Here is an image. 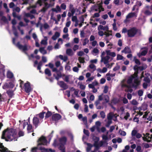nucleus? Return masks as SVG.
<instances>
[{
    "mask_svg": "<svg viewBox=\"0 0 152 152\" xmlns=\"http://www.w3.org/2000/svg\"><path fill=\"white\" fill-rule=\"evenodd\" d=\"M45 73L48 76L51 75L50 71L48 69H46L45 70Z\"/></svg>",
    "mask_w": 152,
    "mask_h": 152,
    "instance_id": "obj_43",
    "label": "nucleus"
},
{
    "mask_svg": "<svg viewBox=\"0 0 152 152\" xmlns=\"http://www.w3.org/2000/svg\"><path fill=\"white\" fill-rule=\"evenodd\" d=\"M143 80L145 82H146L149 83L151 81V80L148 77H145Z\"/></svg>",
    "mask_w": 152,
    "mask_h": 152,
    "instance_id": "obj_51",
    "label": "nucleus"
},
{
    "mask_svg": "<svg viewBox=\"0 0 152 152\" xmlns=\"http://www.w3.org/2000/svg\"><path fill=\"white\" fill-rule=\"evenodd\" d=\"M62 38L64 39H65L66 41H68L70 39V38L69 37V34L68 33L63 34L62 36Z\"/></svg>",
    "mask_w": 152,
    "mask_h": 152,
    "instance_id": "obj_36",
    "label": "nucleus"
},
{
    "mask_svg": "<svg viewBox=\"0 0 152 152\" xmlns=\"http://www.w3.org/2000/svg\"><path fill=\"white\" fill-rule=\"evenodd\" d=\"M60 36V33L58 32H55V34L52 37V39L54 40H55Z\"/></svg>",
    "mask_w": 152,
    "mask_h": 152,
    "instance_id": "obj_30",
    "label": "nucleus"
},
{
    "mask_svg": "<svg viewBox=\"0 0 152 152\" xmlns=\"http://www.w3.org/2000/svg\"><path fill=\"white\" fill-rule=\"evenodd\" d=\"M94 7V10H95L96 11L99 10V12H101V11H103L104 10V8L102 7V6L101 4L95 6Z\"/></svg>",
    "mask_w": 152,
    "mask_h": 152,
    "instance_id": "obj_22",
    "label": "nucleus"
},
{
    "mask_svg": "<svg viewBox=\"0 0 152 152\" xmlns=\"http://www.w3.org/2000/svg\"><path fill=\"white\" fill-rule=\"evenodd\" d=\"M142 51L137 53V56L140 57L142 56H145L147 54L148 49L147 48H142Z\"/></svg>",
    "mask_w": 152,
    "mask_h": 152,
    "instance_id": "obj_14",
    "label": "nucleus"
},
{
    "mask_svg": "<svg viewBox=\"0 0 152 152\" xmlns=\"http://www.w3.org/2000/svg\"><path fill=\"white\" fill-rule=\"evenodd\" d=\"M107 32H104V35H105V37L104 38H106L107 37H110L111 36L113 35L112 34V31L111 30H109L107 31Z\"/></svg>",
    "mask_w": 152,
    "mask_h": 152,
    "instance_id": "obj_29",
    "label": "nucleus"
},
{
    "mask_svg": "<svg viewBox=\"0 0 152 152\" xmlns=\"http://www.w3.org/2000/svg\"><path fill=\"white\" fill-rule=\"evenodd\" d=\"M27 130L29 132H32V126L31 125L28 124L27 126Z\"/></svg>",
    "mask_w": 152,
    "mask_h": 152,
    "instance_id": "obj_46",
    "label": "nucleus"
},
{
    "mask_svg": "<svg viewBox=\"0 0 152 152\" xmlns=\"http://www.w3.org/2000/svg\"><path fill=\"white\" fill-rule=\"evenodd\" d=\"M45 113V112H42L38 114H37L36 115L37 116L38 118H39V119L41 120H42V119L44 117V115Z\"/></svg>",
    "mask_w": 152,
    "mask_h": 152,
    "instance_id": "obj_28",
    "label": "nucleus"
},
{
    "mask_svg": "<svg viewBox=\"0 0 152 152\" xmlns=\"http://www.w3.org/2000/svg\"><path fill=\"white\" fill-rule=\"evenodd\" d=\"M143 113L142 112L139 111L137 113V114L135 116L134 118L133 119V121L134 122L138 123L139 121V120L138 118V116L139 115L140 116L142 115Z\"/></svg>",
    "mask_w": 152,
    "mask_h": 152,
    "instance_id": "obj_20",
    "label": "nucleus"
},
{
    "mask_svg": "<svg viewBox=\"0 0 152 152\" xmlns=\"http://www.w3.org/2000/svg\"><path fill=\"white\" fill-rule=\"evenodd\" d=\"M126 80L124 79L121 82V86L122 88L124 89V88H125L124 90L128 92L131 93L132 91V89L129 88L128 86L126 84Z\"/></svg>",
    "mask_w": 152,
    "mask_h": 152,
    "instance_id": "obj_6",
    "label": "nucleus"
},
{
    "mask_svg": "<svg viewBox=\"0 0 152 152\" xmlns=\"http://www.w3.org/2000/svg\"><path fill=\"white\" fill-rule=\"evenodd\" d=\"M143 92L142 90H139L138 92V94L140 96H141L143 95Z\"/></svg>",
    "mask_w": 152,
    "mask_h": 152,
    "instance_id": "obj_64",
    "label": "nucleus"
},
{
    "mask_svg": "<svg viewBox=\"0 0 152 152\" xmlns=\"http://www.w3.org/2000/svg\"><path fill=\"white\" fill-rule=\"evenodd\" d=\"M39 50L40 52L43 54H46L47 53V51L44 48H40Z\"/></svg>",
    "mask_w": 152,
    "mask_h": 152,
    "instance_id": "obj_39",
    "label": "nucleus"
},
{
    "mask_svg": "<svg viewBox=\"0 0 152 152\" xmlns=\"http://www.w3.org/2000/svg\"><path fill=\"white\" fill-rule=\"evenodd\" d=\"M78 60L80 63H83L84 62V59L81 57H79Z\"/></svg>",
    "mask_w": 152,
    "mask_h": 152,
    "instance_id": "obj_61",
    "label": "nucleus"
},
{
    "mask_svg": "<svg viewBox=\"0 0 152 152\" xmlns=\"http://www.w3.org/2000/svg\"><path fill=\"white\" fill-rule=\"evenodd\" d=\"M131 103L134 105H137L138 104V103L137 102L135 99H133L131 102H130Z\"/></svg>",
    "mask_w": 152,
    "mask_h": 152,
    "instance_id": "obj_40",
    "label": "nucleus"
},
{
    "mask_svg": "<svg viewBox=\"0 0 152 152\" xmlns=\"http://www.w3.org/2000/svg\"><path fill=\"white\" fill-rule=\"evenodd\" d=\"M48 66L52 69V70L53 72H56L57 76L56 77V78L58 80L59 78L62 76L60 72H59L56 68L54 67V65L53 64L51 63H49L48 64Z\"/></svg>",
    "mask_w": 152,
    "mask_h": 152,
    "instance_id": "obj_5",
    "label": "nucleus"
},
{
    "mask_svg": "<svg viewBox=\"0 0 152 152\" xmlns=\"http://www.w3.org/2000/svg\"><path fill=\"white\" fill-rule=\"evenodd\" d=\"M16 130L13 129H7L4 131L2 134V138L5 139L8 141L17 140L18 136Z\"/></svg>",
    "mask_w": 152,
    "mask_h": 152,
    "instance_id": "obj_1",
    "label": "nucleus"
},
{
    "mask_svg": "<svg viewBox=\"0 0 152 152\" xmlns=\"http://www.w3.org/2000/svg\"><path fill=\"white\" fill-rule=\"evenodd\" d=\"M127 83L130 86L135 88H137L140 84V81L137 77V74L129 77L127 81Z\"/></svg>",
    "mask_w": 152,
    "mask_h": 152,
    "instance_id": "obj_3",
    "label": "nucleus"
},
{
    "mask_svg": "<svg viewBox=\"0 0 152 152\" xmlns=\"http://www.w3.org/2000/svg\"><path fill=\"white\" fill-rule=\"evenodd\" d=\"M134 61L135 63L139 65L140 64V61L137 59L136 57H134Z\"/></svg>",
    "mask_w": 152,
    "mask_h": 152,
    "instance_id": "obj_42",
    "label": "nucleus"
},
{
    "mask_svg": "<svg viewBox=\"0 0 152 152\" xmlns=\"http://www.w3.org/2000/svg\"><path fill=\"white\" fill-rule=\"evenodd\" d=\"M79 46L77 45H75L73 47V49L74 51H75L79 49Z\"/></svg>",
    "mask_w": 152,
    "mask_h": 152,
    "instance_id": "obj_59",
    "label": "nucleus"
},
{
    "mask_svg": "<svg viewBox=\"0 0 152 152\" xmlns=\"http://www.w3.org/2000/svg\"><path fill=\"white\" fill-rule=\"evenodd\" d=\"M131 51L130 48L128 47H126L124 50L122 51V53H131Z\"/></svg>",
    "mask_w": 152,
    "mask_h": 152,
    "instance_id": "obj_35",
    "label": "nucleus"
},
{
    "mask_svg": "<svg viewBox=\"0 0 152 152\" xmlns=\"http://www.w3.org/2000/svg\"><path fill=\"white\" fill-rule=\"evenodd\" d=\"M61 116L60 115L56 113L52 115V118L53 120L57 121L61 119Z\"/></svg>",
    "mask_w": 152,
    "mask_h": 152,
    "instance_id": "obj_23",
    "label": "nucleus"
},
{
    "mask_svg": "<svg viewBox=\"0 0 152 152\" xmlns=\"http://www.w3.org/2000/svg\"><path fill=\"white\" fill-rule=\"evenodd\" d=\"M88 147L86 148V151L89 152L91 150V147L92 146V145L91 144L88 143H87Z\"/></svg>",
    "mask_w": 152,
    "mask_h": 152,
    "instance_id": "obj_45",
    "label": "nucleus"
},
{
    "mask_svg": "<svg viewBox=\"0 0 152 152\" xmlns=\"http://www.w3.org/2000/svg\"><path fill=\"white\" fill-rule=\"evenodd\" d=\"M59 149L61 146H64L66 144V137H63L60 138L59 139Z\"/></svg>",
    "mask_w": 152,
    "mask_h": 152,
    "instance_id": "obj_16",
    "label": "nucleus"
},
{
    "mask_svg": "<svg viewBox=\"0 0 152 152\" xmlns=\"http://www.w3.org/2000/svg\"><path fill=\"white\" fill-rule=\"evenodd\" d=\"M130 115L129 113L128 112H127L126 113L124 118L125 120H127L128 118L130 117Z\"/></svg>",
    "mask_w": 152,
    "mask_h": 152,
    "instance_id": "obj_60",
    "label": "nucleus"
},
{
    "mask_svg": "<svg viewBox=\"0 0 152 152\" xmlns=\"http://www.w3.org/2000/svg\"><path fill=\"white\" fill-rule=\"evenodd\" d=\"M98 34L99 36H103L104 34V32L102 30H98Z\"/></svg>",
    "mask_w": 152,
    "mask_h": 152,
    "instance_id": "obj_48",
    "label": "nucleus"
},
{
    "mask_svg": "<svg viewBox=\"0 0 152 152\" xmlns=\"http://www.w3.org/2000/svg\"><path fill=\"white\" fill-rule=\"evenodd\" d=\"M55 0H38L35 5L31 6L27 8V10H30L31 8H35L41 6L42 3L45 4V7L41 10L42 12H44L46 11L48 8L50 6L54 5L53 2Z\"/></svg>",
    "mask_w": 152,
    "mask_h": 152,
    "instance_id": "obj_2",
    "label": "nucleus"
},
{
    "mask_svg": "<svg viewBox=\"0 0 152 152\" xmlns=\"http://www.w3.org/2000/svg\"><path fill=\"white\" fill-rule=\"evenodd\" d=\"M25 91L27 93H29L31 90L29 83L27 82L24 85Z\"/></svg>",
    "mask_w": 152,
    "mask_h": 152,
    "instance_id": "obj_17",
    "label": "nucleus"
},
{
    "mask_svg": "<svg viewBox=\"0 0 152 152\" xmlns=\"http://www.w3.org/2000/svg\"><path fill=\"white\" fill-rule=\"evenodd\" d=\"M72 20L73 22H77V17L75 16H73L72 18Z\"/></svg>",
    "mask_w": 152,
    "mask_h": 152,
    "instance_id": "obj_62",
    "label": "nucleus"
},
{
    "mask_svg": "<svg viewBox=\"0 0 152 152\" xmlns=\"http://www.w3.org/2000/svg\"><path fill=\"white\" fill-rule=\"evenodd\" d=\"M79 85L80 86V88L82 90H84L86 86L81 83H79Z\"/></svg>",
    "mask_w": 152,
    "mask_h": 152,
    "instance_id": "obj_52",
    "label": "nucleus"
},
{
    "mask_svg": "<svg viewBox=\"0 0 152 152\" xmlns=\"http://www.w3.org/2000/svg\"><path fill=\"white\" fill-rule=\"evenodd\" d=\"M60 7L61 8V9L65 10L66 9V6L65 4L63 3L61 4Z\"/></svg>",
    "mask_w": 152,
    "mask_h": 152,
    "instance_id": "obj_41",
    "label": "nucleus"
},
{
    "mask_svg": "<svg viewBox=\"0 0 152 152\" xmlns=\"http://www.w3.org/2000/svg\"><path fill=\"white\" fill-rule=\"evenodd\" d=\"M104 100L106 102H107L109 101V98L107 95H104Z\"/></svg>",
    "mask_w": 152,
    "mask_h": 152,
    "instance_id": "obj_50",
    "label": "nucleus"
},
{
    "mask_svg": "<svg viewBox=\"0 0 152 152\" xmlns=\"http://www.w3.org/2000/svg\"><path fill=\"white\" fill-rule=\"evenodd\" d=\"M100 115L101 117L102 118H104L105 117V114L104 113L103 111H102L100 112Z\"/></svg>",
    "mask_w": 152,
    "mask_h": 152,
    "instance_id": "obj_63",
    "label": "nucleus"
},
{
    "mask_svg": "<svg viewBox=\"0 0 152 152\" xmlns=\"http://www.w3.org/2000/svg\"><path fill=\"white\" fill-rule=\"evenodd\" d=\"M87 69L88 71L91 72H93L96 70V67L94 64H91L88 66Z\"/></svg>",
    "mask_w": 152,
    "mask_h": 152,
    "instance_id": "obj_18",
    "label": "nucleus"
},
{
    "mask_svg": "<svg viewBox=\"0 0 152 152\" xmlns=\"http://www.w3.org/2000/svg\"><path fill=\"white\" fill-rule=\"evenodd\" d=\"M33 123L36 127L37 126L38 124L41 123L42 120H41L36 115L34 117L33 120Z\"/></svg>",
    "mask_w": 152,
    "mask_h": 152,
    "instance_id": "obj_12",
    "label": "nucleus"
},
{
    "mask_svg": "<svg viewBox=\"0 0 152 152\" xmlns=\"http://www.w3.org/2000/svg\"><path fill=\"white\" fill-rule=\"evenodd\" d=\"M59 57L61 59L63 60L64 61H66L68 59L67 57L66 56H64L61 55H60Z\"/></svg>",
    "mask_w": 152,
    "mask_h": 152,
    "instance_id": "obj_37",
    "label": "nucleus"
},
{
    "mask_svg": "<svg viewBox=\"0 0 152 152\" xmlns=\"http://www.w3.org/2000/svg\"><path fill=\"white\" fill-rule=\"evenodd\" d=\"M108 86H105L104 87V88L103 92L104 93H107V92H108Z\"/></svg>",
    "mask_w": 152,
    "mask_h": 152,
    "instance_id": "obj_55",
    "label": "nucleus"
},
{
    "mask_svg": "<svg viewBox=\"0 0 152 152\" xmlns=\"http://www.w3.org/2000/svg\"><path fill=\"white\" fill-rule=\"evenodd\" d=\"M52 115V113L51 112L48 111L47 113H46L45 116V118H47L50 116Z\"/></svg>",
    "mask_w": 152,
    "mask_h": 152,
    "instance_id": "obj_54",
    "label": "nucleus"
},
{
    "mask_svg": "<svg viewBox=\"0 0 152 152\" xmlns=\"http://www.w3.org/2000/svg\"><path fill=\"white\" fill-rule=\"evenodd\" d=\"M119 132L120 135L123 136H125L126 134V133L125 131H122L121 130H120L119 131Z\"/></svg>",
    "mask_w": 152,
    "mask_h": 152,
    "instance_id": "obj_56",
    "label": "nucleus"
},
{
    "mask_svg": "<svg viewBox=\"0 0 152 152\" xmlns=\"http://www.w3.org/2000/svg\"><path fill=\"white\" fill-rule=\"evenodd\" d=\"M137 11L136 12H131L129 13L126 16V19H128L132 18L133 17H136L137 16V13L138 12V9L137 10Z\"/></svg>",
    "mask_w": 152,
    "mask_h": 152,
    "instance_id": "obj_15",
    "label": "nucleus"
},
{
    "mask_svg": "<svg viewBox=\"0 0 152 152\" xmlns=\"http://www.w3.org/2000/svg\"><path fill=\"white\" fill-rule=\"evenodd\" d=\"M91 73L90 72H87L86 73V77L87 78V79L86 80V81H91L92 80H93L94 77V76H92L91 77H90L91 76Z\"/></svg>",
    "mask_w": 152,
    "mask_h": 152,
    "instance_id": "obj_19",
    "label": "nucleus"
},
{
    "mask_svg": "<svg viewBox=\"0 0 152 152\" xmlns=\"http://www.w3.org/2000/svg\"><path fill=\"white\" fill-rule=\"evenodd\" d=\"M7 93L10 96H11L13 95V91H7Z\"/></svg>",
    "mask_w": 152,
    "mask_h": 152,
    "instance_id": "obj_53",
    "label": "nucleus"
},
{
    "mask_svg": "<svg viewBox=\"0 0 152 152\" xmlns=\"http://www.w3.org/2000/svg\"><path fill=\"white\" fill-rule=\"evenodd\" d=\"M0 66L1 67L0 68V75H4L5 71L4 66L3 65L0 64Z\"/></svg>",
    "mask_w": 152,
    "mask_h": 152,
    "instance_id": "obj_31",
    "label": "nucleus"
},
{
    "mask_svg": "<svg viewBox=\"0 0 152 152\" xmlns=\"http://www.w3.org/2000/svg\"><path fill=\"white\" fill-rule=\"evenodd\" d=\"M124 58V57L121 55L118 54L117 57V60H123Z\"/></svg>",
    "mask_w": 152,
    "mask_h": 152,
    "instance_id": "obj_47",
    "label": "nucleus"
},
{
    "mask_svg": "<svg viewBox=\"0 0 152 152\" xmlns=\"http://www.w3.org/2000/svg\"><path fill=\"white\" fill-rule=\"evenodd\" d=\"M16 46L18 47L20 49L23 50L24 51H26L27 49V46L26 45L24 46H23L20 44L19 43H18Z\"/></svg>",
    "mask_w": 152,
    "mask_h": 152,
    "instance_id": "obj_21",
    "label": "nucleus"
},
{
    "mask_svg": "<svg viewBox=\"0 0 152 152\" xmlns=\"http://www.w3.org/2000/svg\"><path fill=\"white\" fill-rule=\"evenodd\" d=\"M51 10L53 12H55L56 13L61 12V8L58 5L56 6L55 8H52Z\"/></svg>",
    "mask_w": 152,
    "mask_h": 152,
    "instance_id": "obj_24",
    "label": "nucleus"
},
{
    "mask_svg": "<svg viewBox=\"0 0 152 152\" xmlns=\"http://www.w3.org/2000/svg\"><path fill=\"white\" fill-rule=\"evenodd\" d=\"M94 140H95V142L94 144V146L96 148L98 149L99 147L102 146L103 145V142L102 141H100L98 142L99 141V139L98 137H94Z\"/></svg>",
    "mask_w": 152,
    "mask_h": 152,
    "instance_id": "obj_7",
    "label": "nucleus"
},
{
    "mask_svg": "<svg viewBox=\"0 0 152 152\" xmlns=\"http://www.w3.org/2000/svg\"><path fill=\"white\" fill-rule=\"evenodd\" d=\"M66 53L69 56H72L73 55L74 53L72 50L71 49H68L66 50Z\"/></svg>",
    "mask_w": 152,
    "mask_h": 152,
    "instance_id": "obj_33",
    "label": "nucleus"
},
{
    "mask_svg": "<svg viewBox=\"0 0 152 152\" xmlns=\"http://www.w3.org/2000/svg\"><path fill=\"white\" fill-rule=\"evenodd\" d=\"M137 152H142V151L141 149V147L140 146H137L136 149Z\"/></svg>",
    "mask_w": 152,
    "mask_h": 152,
    "instance_id": "obj_57",
    "label": "nucleus"
},
{
    "mask_svg": "<svg viewBox=\"0 0 152 152\" xmlns=\"http://www.w3.org/2000/svg\"><path fill=\"white\" fill-rule=\"evenodd\" d=\"M143 140L148 142H152V134L147 133L145 134H144V137H142Z\"/></svg>",
    "mask_w": 152,
    "mask_h": 152,
    "instance_id": "obj_9",
    "label": "nucleus"
},
{
    "mask_svg": "<svg viewBox=\"0 0 152 152\" xmlns=\"http://www.w3.org/2000/svg\"><path fill=\"white\" fill-rule=\"evenodd\" d=\"M47 143V141L45 138L44 137H42L38 141V146L40 145H46Z\"/></svg>",
    "mask_w": 152,
    "mask_h": 152,
    "instance_id": "obj_11",
    "label": "nucleus"
},
{
    "mask_svg": "<svg viewBox=\"0 0 152 152\" xmlns=\"http://www.w3.org/2000/svg\"><path fill=\"white\" fill-rule=\"evenodd\" d=\"M88 42V39L87 38H85L83 40V45L84 46Z\"/></svg>",
    "mask_w": 152,
    "mask_h": 152,
    "instance_id": "obj_49",
    "label": "nucleus"
},
{
    "mask_svg": "<svg viewBox=\"0 0 152 152\" xmlns=\"http://www.w3.org/2000/svg\"><path fill=\"white\" fill-rule=\"evenodd\" d=\"M98 30H103L104 31H108L109 30V28L108 26H103L100 25L98 26Z\"/></svg>",
    "mask_w": 152,
    "mask_h": 152,
    "instance_id": "obj_26",
    "label": "nucleus"
},
{
    "mask_svg": "<svg viewBox=\"0 0 152 152\" xmlns=\"http://www.w3.org/2000/svg\"><path fill=\"white\" fill-rule=\"evenodd\" d=\"M8 149L5 148L2 143H0V152H8Z\"/></svg>",
    "mask_w": 152,
    "mask_h": 152,
    "instance_id": "obj_27",
    "label": "nucleus"
},
{
    "mask_svg": "<svg viewBox=\"0 0 152 152\" xmlns=\"http://www.w3.org/2000/svg\"><path fill=\"white\" fill-rule=\"evenodd\" d=\"M58 83L60 87L63 88L64 89H66L68 88L67 85L63 81H59Z\"/></svg>",
    "mask_w": 152,
    "mask_h": 152,
    "instance_id": "obj_25",
    "label": "nucleus"
},
{
    "mask_svg": "<svg viewBox=\"0 0 152 152\" xmlns=\"http://www.w3.org/2000/svg\"><path fill=\"white\" fill-rule=\"evenodd\" d=\"M137 32V30L135 28H131L128 31V35L129 37H133L136 34Z\"/></svg>",
    "mask_w": 152,
    "mask_h": 152,
    "instance_id": "obj_10",
    "label": "nucleus"
},
{
    "mask_svg": "<svg viewBox=\"0 0 152 152\" xmlns=\"http://www.w3.org/2000/svg\"><path fill=\"white\" fill-rule=\"evenodd\" d=\"M117 115L116 114H114L113 113H110L107 116L108 121L106 125V126L109 127L110 124L112 123V120L113 119L114 121H116Z\"/></svg>",
    "mask_w": 152,
    "mask_h": 152,
    "instance_id": "obj_4",
    "label": "nucleus"
},
{
    "mask_svg": "<svg viewBox=\"0 0 152 152\" xmlns=\"http://www.w3.org/2000/svg\"><path fill=\"white\" fill-rule=\"evenodd\" d=\"M95 125H96V130L97 131L99 132H100V131L99 127L101 125V123L99 121H97L96 122Z\"/></svg>",
    "mask_w": 152,
    "mask_h": 152,
    "instance_id": "obj_34",
    "label": "nucleus"
},
{
    "mask_svg": "<svg viewBox=\"0 0 152 152\" xmlns=\"http://www.w3.org/2000/svg\"><path fill=\"white\" fill-rule=\"evenodd\" d=\"M113 59V58L110 57L109 56H107L101 58V62H103L104 64H106L107 63H109Z\"/></svg>",
    "mask_w": 152,
    "mask_h": 152,
    "instance_id": "obj_8",
    "label": "nucleus"
},
{
    "mask_svg": "<svg viewBox=\"0 0 152 152\" xmlns=\"http://www.w3.org/2000/svg\"><path fill=\"white\" fill-rule=\"evenodd\" d=\"M67 22L66 23V27H69L71 24V22L69 20V18H67Z\"/></svg>",
    "mask_w": 152,
    "mask_h": 152,
    "instance_id": "obj_44",
    "label": "nucleus"
},
{
    "mask_svg": "<svg viewBox=\"0 0 152 152\" xmlns=\"http://www.w3.org/2000/svg\"><path fill=\"white\" fill-rule=\"evenodd\" d=\"M99 50L96 48H94L92 51V54L94 56H96L99 54Z\"/></svg>",
    "mask_w": 152,
    "mask_h": 152,
    "instance_id": "obj_32",
    "label": "nucleus"
},
{
    "mask_svg": "<svg viewBox=\"0 0 152 152\" xmlns=\"http://www.w3.org/2000/svg\"><path fill=\"white\" fill-rule=\"evenodd\" d=\"M13 75L12 73L10 71H8L7 73V77L8 78H11L13 77Z\"/></svg>",
    "mask_w": 152,
    "mask_h": 152,
    "instance_id": "obj_38",
    "label": "nucleus"
},
{
    "mask_svg": "<svg viewBox=\"0 0 152 152\" xmlns=\"http://www.w3.org/2000/svg\"><path fill=\"white\" fill-rule=\"evenodd\" d=\"M82 121H83L85 124H86L87 123V118L86 117H84L82 118Z\"/></svg>",
    "mask_w": 152,
    "mask_h": 152,
    "instance_id": "obj_58",
    "label": "nucleus"
},
{
    "mask_svg": "<svg viewBox=\"0 0 152 152\" xmlns=\"http://www.w3.org/2000/svg\"><path fill=\"white\" fill-rule=\"evenodd\" d=\"M14 86V84L12 82H10L9 83H6L3 86V88L6 89L9 88H12Z\"/></svg>",
    "mask_w": 152,
    "mask_h": 152,
    "instance_id": "obj_13",
    "label": "nucleus"
}]
</instances>
